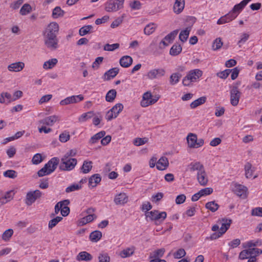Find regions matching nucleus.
Wrapping results in <instances>:
<instances>
[{"mask_svg": "<svg viewBox=\"0 0 262 262\" xmlns=\"http://www.w3.org/2000/svg\"><path fill=\"white\" fill-rule=\"evenodd\" d=\"M59 162V159L58 158L54 157L52 158L38 171V176L40 177L50 174L56 169Z\"/></svg>", "mask_w": 262, "mask_h": 262, "instance_id": "f257e3e1", "label": "nucleus"}, {"mask_svg": "<svg viewBox=\"0 0 262 262\" xmlns=\"http://www.w3.org/2000/svg\"><path fill=\"white\" fill-rule=\"evenodd\" d=\"M203 72L199 69L190 70L183 78L182 83L184 86H189L192 82L197 81L202 76Z\"/></svg>", "mask_w": 262, "mask_h": 262, "instance_id": "f03ea898", "label": "nucleus"}, {"mask_svg": "<svg viewBox=\"0 0 262 262\" xmlns=\"http://www.w3.org/2000/svg\"><path fill=\"white\" fill-rule=\"evenodd\" d=\"M147 221L149 220L155 221L156 224H158L163 222L167 216V213L165 211L160 212L158 210H154L149 212H146L145 214Z\"/></svg>", "mask_w": 262, "mask_h": 262, "instance_id": "7ed1b4c3", "label": "nucleus"}, {"mask_svg": "<svg viewBox=\"0 0 262 262\" xmlns=\"http://www.w3.org/2000/svg\"><path fill=\"white\" fill-rule=\"evenodd\" d=\"M124 0H110L105 6V10L108 12H116L123 7Z\"/></svg>", "mask_w": 262, "mask_h": 262, "instance_id": "20e7f679", "label": "nucleus"}, {"mask_svg": "<svg viewBox=\"0 0 262 262\" xmlns=\"http://www.w3.org/2000/svg\"><path fill=\"white\" fill-rule=\"evenodd\" d=\"M64 156L61 159L60 169L62 170L69 171L73 169L77 164V160L74 158H70Z\"/></svg>", "mask_w": 262, "mask_h": 262, "instance_id": "39448f33", "label": "nucleus"}, {"mask_svg": "<svg viewBox=\"0 0 262 262\" xmlns=\"http://www.w3.org/2000/svg\"><path fill=\"white\" fill-rule=\"evenodd\" d=\"M59 25L56 22H52L49 24L45 30L43 31V36H55L57 37V35L59 32Z\"/></svg>", "mask_w": 262, "mask_h": 262, "instance_id": "423d86ee", "label": "nucleus"}, {"mask_svg": "<svg viewBox=\"0 0 262 262\" xmlns=\"http://www.w3.org/2000/svg\"><path fill=\"white\" fill-rule=\"evenodd\" d=\"M43 40L45 46L50 50L54 51L58 48V40L57 37L43 36Z\"/></svg>", "mask_w": 262, "mask_h": 262, "instance_id": "0eeeda50", "label": "nucleus"}, {"mask_svg": "<svg viewBox=\"0 0 262 262\" xmlns=\"http://www.w3.org/2000/svg\"><path fill=\"white\" fill-rule=\"evenodd\" d=\"M158 99L159 97L153 98L151 93L150 92H147L143 95L140 104L142 107H147L155 103Z\"/></svg>", "mask_w": 262, "mask_h": 262, "instance_id": "6e6552de", "label": "nucleus"}, {"mask_svg": "<svg viewBox=\"0 0 262 262\" xmlns=\"http://www.w3.org/2000/svg\"><path fill=\"white\" fill-rule=\"evenodd\" d=\"M187 141L189 147H194L197 145V147H201L204 144V140L203 139L197 138L195 134L190 133L187 137Z\"/></svg>", "mask_w": 262, "mask_h": 262, "instance_id": "1a4fd4ad", "label": "nucleus"}, {"mask_svg": "<svg viewBox=\"0 0 262 262\" xmlns=\"http://www.w3.org/2000/svg\"><path fill=\"white\" fill-rule=\"evenodd\" d=\"M41 195L42 192L39 190L29 191L27 193L25 203L27 205L30 206Z\"/></svg>", "mask_w": 262, "mask_h": 262, "instance_id": "9d476101", "label": "nucleus"}, {"mask_svg": "<svg viewBox=\"0 0 262 262\" xmlns=\"http://www.w3.org/2000/svg\"><path fill=\"white\" fill-rule=\"evenodd\" d=\"M241 94L237 86H233L232 88L230 90V103L233 106H235L238 105Z\"/></svg>", "mask_w": 262, "mask_h": 262, "instance_id": "9b49d317", "label": "nucleus"}, {"mask_svg": "<svg viewBox=\"0 0 262 262\" xmlns=\"http://www.w3.org/2000/svg\"><path fill=\"white\" fill-rule=\"evenodd\" d=\"M84 97L82 95H74L67 97L60 102L61 105H66L71 103H77L83 100Z\"/></svg>", "mask_w": 262, "mask_h": 262, "instance_id": "f8f14e48", "label": "nucleus"}, {"mask_svg": "<svg viewBox=\"0 0 262 262\" xmlns=\"http://www.w3.org/2000/svg\"><path fill=\"white\" fill-rule=\"evenodd\" d=\"M165 74V70L163 68L155 69L150 70L147 74L148 78L154 79L163 77Z\"/></svg>", "mask_w": 262, "mask_h": 262, "instance_id": "ddd939ff", "label": "nucleus"}, {"mask_svg": "<svg viewBox=\"0 0 262 262\" xmlns=\"http://www.w3.org/2000/svg\"><path fill=\"white\" fill-rule=\"evenodd\" d=\"M60 118L58 116L53 115L45 118L39 121V124L46 125L48 126H52L57 121H59Z\"/></svg>", "mask_w": 262, "mask_h": 262, "instance_id": "4468645a", "label": "nucleus"}, {"mask_svg": "<svg viewBox=\"0 0 262 262\" xmlns=\"http://www.w3.org/2000/svg\"><path fill=\"white\" fill-rule=\"evenodd\" d=\"M25 67V63L21 61L12 63L8 66V70L10 72H18Z\"/></svg>", "mask_w": 262, "mask_h": 262, "instance_id": "2eb2a0df", "label": "nucleus"}, {"mask_svg": "<svg viewBox=\"0 0 262 262\" xmlns=\"http://www.w3.org/2000/svg\"><path fill=\"white\" fill-rule=\"evenodd\" d=\"M237 14H233V13H229L228 14L221 17L218 19L217 24L218 25H222L226 23H228L236 17Z\"/></svg>", "mask_w": 262, "mask_h": 262, "instance_id": "dca6fc26", "label": "nucleus"}, {"mask_svg": "<svg viewBox=\"0 0 262 262\" xmlns=\"http://www.w3.org/2000/svg\"><path fill=\"white\" fill-rule=\"evenodd\" d=\"M185 7V0H175L173 10L175 13L178 14L182 12Z\"/></svg>", "mask_w": 262, "mask_h": 262, "instance_id": "f3484780", "label": "nucleus"}, {"mask_svg": "<svg viewBox=\"0 0 262 262\" xmlns=\"http://www.w3.org/2000/svg\"><path fill=\"white\" fill-rule=\"evenodd\" d=\"M135 247L131 246L126 248L120 252L119 255L123 258L129 257L134 254Z\"/></svg>", "mask_w": 262, "mask_h": 262, "instance_id": "a211bd4d", "label": "nucleus"}, {"mask_svg": "<svg viewBox=\"0 0 262 262\" xmlns=\"http://www.w3.org/2000/svg\"><path fill=\"white\" fill-rule=\"evenodd\" d=\"M247 190V188L241 184H235L233 188V191L237 195L243 198L246 196Z\"/></svg>", "mask_w": 262, "mask_h": 262, "instance_id": "6ab92c4d", "label": "nucleus"}, {"mask_svg": "<svg viewBox=\"0 0 262 262\" xmlns=\"http://www.w3.org/2000/svg\"><path fill=\"white\" fill-rule=\"evenodd\" d=\"M197 180L201 185L206 186L208 180L205 169L199 173H197Z\"/></svg>", "mask_w": 262, "mask_h": 262, "instance_id": "aec40b11", "label": "nucleus"}, {"mask_svg": "<svg viewBox=\"0 0 262 262\" xmlns=\"http://www.w3.org/2000/svg\"><path fill=\"white\" fill-rule=\"evenodd\" d=\"M127 201L128 198L124 193H120L116 195L114 199V202L116 205H123Z\"/></svg>", "mask_w": 262, "mask_h": 262, "instance_id": "412c9836", "label": "nucleus"}, {"mask_svg": "<svg viewBox=\"0 0 262 262\" xmlns=\"http://www.w3.org/2000/svg\"><path fill=\"white\" fill-rule=\"evenodd\" d=\"M188 168L190 171H197V173H199L204 169V166L200 162H193L190 163L188 166Z\"/></svg>", "mask_w": 262, "mask_h": 262, "instance_id": "4be33fe9", "label": "nucleus"}, {"mask_svg": "<svg viewBox=\"0 0 262 262\" xmlns=\"http://www.w3.org/2000/svg\"><path fill=\"white\" fill-rule=\"evenodd\" d=\"M119 69L118 68H114L106 71L104 74V78L106 80H110L114 78L119 73Z\"/></svg>", "mask_w": 262, "mask_h": 262, "instance_id": "5701e85b", "label": "nucleus"}, {"mask_svg": "<svg viewBox=\"0 0 262 262\" xmlns=\"http://www.w3.org/2000/svg\"><path fill=\"white\" fill-rule=\"evenodd\" d=\"M168 164L167 158L162 157L157 162V168L160 170H165L168 167Z\"/></svg>", "mask_w": 262, "mask_h": 262, "instance_id": "b1692460", "label": "nucleus"}, {"mask_svg": "<svg viewBox=\"0 0 262 262\" xmlns=\"http://www.w3.org/2000/svg\"><path fill=\"white\" fill-rule=\"evenodd\" d=\"M101 180V177L99 174L96 173L92 176L89 180V186L95 187Z\"/></svg>", "mask_w": 262, "mask_h": 262, "instance_id": "393cba45", "label": "nucleus"}, {"mask_svg": "<svg viewBox=\"0 0 262 262\" xmlns=\"http://www.w3.org/2000/svg\"><path fill=\"white\" fill-rule=\"evenodd\" d=\"M119 62L121 67L128 68L132 64L133 58L130 56L125 55L120 58Z\"/></svg>", "mask_w": 262, "mask_h": 262, "instance_id": "a878e982", "label": "nucleus"}, {"mask_svg": "<svg viewBox=\"0 0 262 262\" xmlns=\"http://www.w3.org/2000/svg\"><path fill=\"white\" fill-rule=\"evenodd\" d=\"M231 220L223 219L221 221V226L220 228V231L221 233L224 234L229 229L231 224Z\"/></svg>", "mask_w": 262, "mask_h": 262, "instance_id": "bb28decb", "label": "nucleus"}, {"mask_svg": "<svg viewBox=\"0 0 262 262\" xmlns=\"http://www.w3.org/2000/svg\"><path fill=\"white\" fill-rule=\"evenodd\" d=\"M92 258L93 257L92 255L86 251L80 252L76 257V259L78 261H90L91 260Z\"/></svg>", "mask_w": 262, "mask_h": 262, "instance_id": "cd10ccee", "label": "nucleus"}, {"mask_svg": "<svg viewBox=\"0 0 262 262\" xmlns=\"http://www.w3.org/2000/svg\"><path fill=\"white\" fill-rule=\"evenodd\" d=\"M165 251V250L164 248H161L155 250L154 251L150 253L149 258L152 259L162 257L163 256Z\"/></svg>", "mask_w": 262, "mask_h": 262, "instance_id": "c85d7f7f", "label": "nucleus"}, {"mask_svg": "<svg viewBox=\"0 0 262 262\" xmlns=\"http://www.w3.org/2000/svg\"><path fill=\"white\" fill-rule=\"evenodd\" d=\"M97 217L96 215H86V216L81 218L79 221V224L80 226H83L87 223L91 222Z\"/></svg>", "mask_w": 262, "mask_h": 262, "instance_id": "c756f323", "label": "nucleus"}, {"mask_svg": "<svg viewBox=\"0 0 262 262\" xmlns=\"http://www.w3.org/2000/svg\"><path fill=\"white\" fill-rule=\"evenodd\" d=\"M182 48L180 45L174 43L170 49L169 54L171 56H177L182 52Z\"/></svg>", "mask_w": 262, "mask_h": 262, "instance_id": "7c9ffc66", "label": "nucleus"}, {"mask_svg": "<svg viewBox=\"0 0 262 262\" xmlns=\"http://www.w3.org/2000/svg\"><path fill=\"white\" fill-rule=\"evenodd\" d=\"M206 101V97L205 96L201 97L195 100L191 103L190 106L191 108L193 109L196 107L204 104Z\"/></svg>", "mask_w": 262, "mask_h": 262, "instance_id": "2f4dec72", "label": "nucleus"}, {"mask_svg": "<svg viewBox=\"0 0 262 262\" xmlns=\"http://www.w3.org/2000/svg\"><path fill=\"white\" fill-rule=\"evenodd\" d=\"M245 176L247 178H250L252 177L254 168L252 167L251 164L247 163L245 165Z\"/></svg>", "mask_w": 262, "mask_h": 262, "instance_id": "473e14b6", "label": "nucleus"}, {"mask_svg": "<svg viewBox=\"0 0 262 262\" xmlns=\"http://www.w3.org/2000/svg\"><path fill=\"white\" fill-rule=\"evenodd\" d=\"M190 30V27H187L185 30L181 31L179 34V39L182 42H184L187 40L189 36Z\"/></svg>", "mask_w": 262, "mask_h": 262, "instance_id": "72a5a7b5", "label": "nucleus"}, {"mask_svg": "<svg viewBox=\"0 0 262 262\" xmlns=\"http://www.w3.org/2000/svg\"><path fill=\"white\" fill-rule=\"evenodd\" d=\"M94 116L93 111H90L85 113L82 114L79 118L78 121L80 122H84L86 121L89 119H91Z\"/></svg>", "mask_w": 262, "mask_h": 262, "instance_id": "f704fd0d", "label": "nucleus"}, {"mask_svg": "<svg viewBox=\"0 0 262 262\" xmlns=\"http://www.w3.org/2000/svg\"><path fill=\"white\" fill-rule=\"evenodd\" d=\"M219 207V205L215 203V201L209 202L205 204L206 208L212 212H214L217 211Z\"/></svg>", "mask_w": 262, "mask_h": 262, "instance_id": "c9c22d12", "label": "nucleus"}, {"mask_svg": "<svg viewBox=\"0 0 262 262\" xmlns=\"http://www.w3.org/2000/svg\"><path fill=\"white\" fill-rule=\"evenodd\" d=\"M102 237V233L98 230L92 232L90 235V238L92 242H97Z\"/></svg>", "mask_w": 262, "mask_h": 262, "instance_id": "e433bc0d", "label": "nucleus"}, {"mask_svg": "<svg viewBox=\"0 0 262 262\" xmlns=\"http://www.w3.org/2000/svg\"><path fill=\"white\" fill-rule=\"evenodd\" d=\"M92 162L91 161H84L81 168V170L83 173H87L92 169Z\"/></svg>", "mask_w": 262, "mask_h": 262, "instance_id": "4c0bfd02", "label": "nucleus"}, {"mask_svg": "<svg viewBox=\"0 0 262 262\" xmlns=\"http://www.w3.org/2000/svg\"><path fill=\"white\" fill-rule=\"evenodd\" d=\"M56 58H52L44 62L43 68L45 69H50L53 68L57 63Z\"/></svg>", "mask_w": 262, "mask_h": 262, "instance_id": "58836bf2", "label": "nucleus"}, {"mask_svg": "<svg viewBox=\"0 0 262 262\" xmlns=\"http://www.w3.org/2000/svg\"><path fill=\"white\" fill-rule=\"evenodd\" d=\"M64 13V11L60 7L57 6L53 10L52 16L54 18H57L62 16Z\"/></svg>", "mask_w": 262, "mask_h": 262, "instance_id": "ea45409f", "label": "nucleus"}, {"mask_svg": "<svg viewBox=\"0 0 262 262\" xmlns=\"http://www.w3.org/2000/svg\"><path fill=\"white\" fill-rule=\"evenodd\" d=\"M117 95V92L115 90H110L106 94L105 100L107 102H112L115 99Z\"/></svg>", "mask_w": 262, "mask_h": 262, "instance_id": "a19ab883", "label": "nucleus"}, {"mask_svg": "<svg viewBox=\"0 0 262 262\" xmlns=\"http://www.w3.org/2000/svg\"><path fill=\"white\" fill-rule=\"evenodd\" d=\"M155 24L154 23H150L147 25L144 29V33L145 35H149L151 34L156 29Z\"/></svg>", "mask_w": 262, "mask_h": 262, "instance_id": "79ce46f5", "label": "nucleus"}, {"mask_svg": "<svg viewBox=\"0 0 262 262\" xmlns=\"http://www.w3.org/2000/svg\"><path fill=\"white\" fill-rule=\"evenodd\" d=\"M182 75L179 73L172 74L170 77V83L171 85H174L177 83L179 81Z\"/></svg>", "mask_w": 262, "mask_h": 262, "instance_id": "37998d69", "label": "nucleus"}, {"mask_svg": "<svg viewBox=\"0 0 262 262\" xmlns=\"http://www.w3.org/2000/svg\"><path fill=\"white\" fill-rule=\"evenodd\" d=\"M93 29L92 25H86L81 27L79 30V34L80 36H84L91 32Z\"/></svg>", "mask_w": 262, "mask_h": 262, "instance_id": "c03bdc74", "label": "nucleus"}, {"mask_svg": "<svg viewBox=\"0 0 262 262\" xmlns=\"http://www.w3.org/2000/svg\"><path fill=\"white\" fill-rule=\"evenodd\" d=\"M105 135V131H101L98 133H97L95 135H94L91 139L90 140V142L92 143H94L97 142L99 140L103 138Z\"/></svg>", "mask_w": 262, "mask_h": 262, "instance_id": "a18cd8bd", "label": "nucleus"}, {"mask_svg": "<svg viewBox=\"0 0 262 262\" xmlns=\"http://www.w3.org/2000/svg\"><path fill=\"white\" fill-rule=\"evenodd\" d=\"M245 244V248H251L252 247L260 246L262 244V242L260 239L252 240L247 242Z\"/></svg>", "mask_w": 262, "mask_h": 262, "instance_id": "49530a36", "label": "nucleus"}, {"mask_svg": "<svg viewBox=\"0 0 262 262\" xmlns=\"http://www.w3.org/2000/svg\"><path fill=\"white\" fill-rule=\"evenodd\" d=\"M178 33V30H176L167 34L164 38L168 43H171Z\"/></svg>", "mask_w": 262, "mask_h": 262, "instance_id": "de8ad7c7", "label": "nucleus"}, {"mask_svg": "<svg viewBox=\"0 0 262 262\" xmlns=\"http://www.w3.org/2000/svg\"><path fill=\"white\" fill-rule=\"evenodd\" d=\"M32 10V8L28 4H24L20 8L19 13L21 15H26L29 13Z\"/></svg>", "mask_w": 262, "mask_h": 262, "instance_id": "09e8293b", "label": "nucleus"}, {"mask_svg": "<svg viewBox=\"0 0 262 262\" xmlns=\"http://www.w3.org/2000/svg\"><path fill=\"white\" fill-rule=\"evenodd\" d=\"M98 262H110V257L106 252H101L98 256Z\"/></svg>", "mask_w": 262, "mask_h": 262, "instance_id": "8fccbe9b", "label": "nucleus"}, {"mask_svg": "<svg viewBox=\"0 0 262 262\" xmlns=\"http://www.w3.org/2000/svg\"><path fill=\"white\" fill-rule=\"evenodd\" d=\"M69 203L70 201L68 200H65L57 203L55 206V214H53V215L57 214L60 211H61V208H62L63 204H64L65 205H69Z\"/></svg>", "mask_w": 262, "mask_h": 262, "instance_id": "3c124183", "label": "nucleus"}, {"mask_svg": "<svg viewBox=\"0 0 262 262\" xmlns=\"http://www.w3.org/2000/svg\"><path fill=\"white\" fill-rule=\"evenodd\" d=\"M13 234V230L11 229L6 230L2 234V238L5 241L10 239Z\"/></svg>", "mask_w": 262, "mask_h": 262, "instance_id": "603ef678", "label": "nucleus"}, {"mask_svg": "<svg viewBox=\"0 0 262 262\" xmlns=\"http://www.w3.org/2000/svg\"><path fill=\"white\" fill-rule=\"evenodd\" d=\"M120 47V45L118 43H114V44H108L107 43L104 45L103 49L104 51H113L117 49H118Z\"/></svg>", "mask_w": 262, "mask_h": 262, "instance_id": "864d4df0", "label": "nucleus"}, {"mask_svg": "<svg viewBox=\"0 0 262 262\" xmlns=\"http://www.w3.org/2000/svg\"><path fill=\"white\" fill-rule=\"evenodd\" d=\"M223 45L222 39L220 37L215 39L212 43V48L213 50H217L220 49Z\"/></svg>", "mask_w": 262, "mask_h": 262, "instance_id": "5fc2aeb1", "label": "nucleus"}, {"mask_svg": "<svg viewBox=\"0 0 262 262\" xmlns=\"http://www.w3.org/2000/svg\"><path fill=\"white\" fill-rule=\"evenodd\" d=\"M63 219L62 217L56 216L49 221V228L52 229Z\"/></svg>", "mask_w": 262, "mask_h": 262, "instance_id": "6e6d98bb", "label": "nucleus"}, {"mask_svg": "<svg viewBox=\"0 0 262 262\" xmlns=\"http://www.w3.org/2000/svg\"><path fill=\"white\" fill-rule=\"evenodd\" d=\"M148 139L147 138H137L134 140L133 143L135 146H139L147 143Z\"/></svg>", "mask_w": 262, "mask_h": 262, "instance_id": "4d7b16f0", "label": "nucleus"}, {"mask_svg": "<svg viewBox=\"0 0 262 262\" xmlns=\"http://www.w3.org/2000/svg\"><path fill=\"white\" fill-rule=\"evenodd\" d=\"M246 6V5L242 1L240 3L234 6L231 13H233V14H235L236 12L239 13Z\"/></svg>", "mask_w": 262, "mask_h": 262, "instance_id": "13d9d810", "label": "nucleus"}, {"mask_svg": "<svg viewBox=\"0 0 262 262\" xmlns=\"http://www.w3.org/2000/svg\"><path fill=\"white\" fill-rule=\"evenodd\" d=\"M123 105L122 103H118L114 105L111 110L117 115L118 116L119 113L123 110Z\"/></svg>", "mask_w": 262, "mask_h": 262, "instance_id": "bf43d9fd", "label": "nucleus"}, {"mask_svg": "<svg viewBox=\"0 0 262 262\" xmlns=\"http://www.w3.org/2000/svg\"><path fill=\"white\" fill-rule=\"evenodd\" d=\"M249 249V254H250V256H256L261 254L262 253V250L258 248H248Z\"/></svg>", "mask_w": 262, "mask_h": 262, "instance_id": "052dcab7", "label": "nucleus"}, {"mask_svg": "<svg viewBox=\"0 0 262 262\" xmlns=\"http://www.w3.org/2000/svg\"><path fill=\"white\" fill-rule=\"evenodd\" d=\"M125 17H126V15L125 14H123L121 17H118L112 23L111 27L112 28H115L118 27L120 24L122 23L123 19Z\"/></svg>", "mask_w": 262, "mask_h": 262, "instance_id": "680f3d73", "label": "nucleus"}, {"mask_svg": "<svg viewBox=\"0 0 262 262\" xmlns=\"http://www.w3.org/2000/svg\"><path fill=\"white\" fill-rule=\"evenodd\" d=\"M186 255V252L184 249L180 248L173 253L174 258L179 259Z\"/></svg>", "mask_w": 262, "mask_h": 262, "instance_id": "e2e57ef3", "label": "nucleus"}, {"mask_svg": "<svg viewBox=\"0 0 262 262\" xmlns=\"http://www.w3.org/2000/svg\"><path fill=\"white\" fill-rule=\"evenodd\" d=\"M4 176L11 179L17 177V172L13 170H7L4 172Z\"/></svg>", "mask_w": 262, "mask_h": 262, "instance_id": "0e129e2a", "label": "nucleus"}, {"mask_svg": "<svg viewBox=\"0 0 262 262\" xmlns=\"http://www.w3.org/2000/svg\"><path fill=\"white\" fill-rule=\"evenodd\" d=\"M15 194L14 190H10L7 191L4 196V199L7 201V203L12 200Z\"/></svg>", "mask_w": 262, "mask_h": 262, "instance_id": "69168bd1", "label": "nucleus"}, {"mask_svg": "<svg viewBox=\"0 0 262 262\" xmlns=\"http://www.w3.org/2000/svg\"><path fill=\"white\" fill-rule=\"evenodd\" d=\"M231 71L230 69H226L223 71L217 73L216 75L219 77L225 79L228 77Z\"/></svg>", "mask_w": 262, "mask_h": 262, "instance_id": "338daca9", "label": "nucleus"}, {"mask_svg": "<svg viewBox=\"0 0 262 262\" xmlns=\"http://www.w3.org/2000/svg\"><path fill=\"white\" fill-rule=\"evenodd\" d=\"M251 215L252 216H262V208L256 207L252 210Z\"/></svg>", "mask_w": 262, "mask_h": 262, "instance_id": "774afa93", "label": "nucleus"}]
</instances>
